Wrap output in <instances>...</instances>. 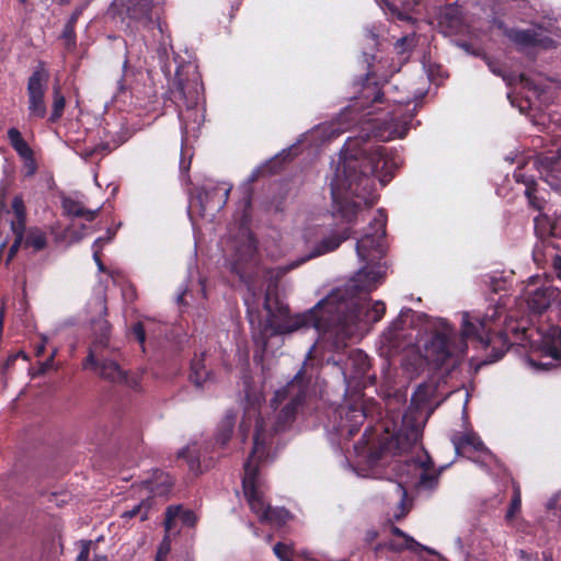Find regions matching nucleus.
Wrapping results in <instances>:
<instances>
[{
  "label": "nucleus",
  "instance_id": "nucleus-1",
  "mask_svg": "<svg viewBox=\"0 0 561 561\" xmlns=\"http://www.w3.org/2000/svg\"><path fill=\"white\" fill-rule=\"evenodd\" d=\"M342 162L337 167L335 178L341 182L345 194L359 201L341 198L337 183H331V194L336 211L347 224L355 221L362 205L371 207L377 203L375 182L377 176L380 184L386 186L402 165L403 159L399 151L379 144L370 142L368 133L357 137H348L341 150Z\"/></svg>",
  "mask_w": 561,
  "mask_h": 561
},
{
  "label": "nucleus",
  "instance_id": "nucleus-2",
  "mask_svg": "<svg viewBox=\"0 0 561 561\" xmlns=\"http://www.w3.org/2000/svg\"><path fill=\"white\" fill-rule=\"evenodd\" d=\"M385 273L369 267L360 268L345 288L333 289L314 307L304 313L289 316V307L275 301L272 308L268 296L264 308L272 318L279 317L275 331L279 334L291 333L302 328H314L318 332L344 328L356 321L360 316L359 296L369 294L382 283Z\"/></svg>",
  "mask_w": 561,
  "mask_h": 561
},
{
  "label": "nucleus",
  "instance_id": "nucleus-3",
  "mask_svg": "<svg viewBox=\"0 0 561 561\" xmlns=\"http://www.w3.org/2000/svg\"><path fill=\"white\" fill-rule=\"evenodd\" d=\"M497 310L492 314L471 318L468 312L462 316L461 336L455 327L444 321L425 345V358L436 367H442L451 357H461L467 351V339L474 340L483 348L492 346L491 362L501 359L511 343L505 332H495L494 323Z\"/></svg>",
  "mask_w": 561,
  "mask_h": 561
},
{
  "label": "nucleus",
  "instance_id": "nucleus-4",
  "mask_svg": "<svg viewBox=\"0 0 561 561\" xmlns=\"http://www.w3.org/2000/svg\"><path fill=\"white\" fill-rule=\"evenodd\" d=\"M267 445L268 442L264 428V421L262 417H257L253 436V448L244 463L242 486L251 511L259 516L261 522L266 517L267 505H265L262 492L260 491V463L265 461L268 457Z\"/></svg>",
  "mask_w": 561,
  "mask_h": 561
},
{
  "label": "nucleus",
  "instance_id": "nucleus-5",
  "mask_svg": "<svg viewBox=\"0 0 561 561\" xmlns=\"http://www.w3.org/2000/svg\"><path fill=\"white\" fill-rule=\"evenodd\" d=\"M114 353L115 351L106 345L104 339L93 340L89 346L88 355L82 362V368L98 374L111 383L124 385L135 391L139 390L140 376L123 370Z\"/></svg>",
  "mask_w": 561,
  "mask_h": 561
},
{
  "label": "nucleus",
  "instance_id": "nucleus-6",
  "mask_svg": "<svg viewBox=\"0 0 561 561\" xmlns=\"http://www.w3.org/2000/svg\"><path fill=\"white\" fill-rule=\"evenodd\" d=\"M202 91L203 83L195 66L188 64L176 68L175 76L168 94L169 99L178 108L179 119L184 128L187 126L183 107H185L187 112L195 110Z\"/></svg>",
  "mask_w": 561,
  "mask_h": 561
},
{
  "label": "nucleus",
  "instance_id": "nucleus-7",
  "mask_svg": "<svg viewBox=\"0 0 561 561\" xmlns=\"http://www.w3.org/2000/svg\"><path fill=\"white\" fill-rule=\"evenodd\" d=\"M308 385L309 380L305 377V368L301 367L285 387L275 391L270 405L274 410L282 405L280 412L277 415L275 431L285 427L295 420L298 409L306 400Z\"/></svg>",
  "mask_w": 561,
  "mask_h": 561
},
{
  "label": "nucleus",
  "instance_id": "nucleus-8",
  "mask_svg": "<svg viewBox=\"0 0 561 561\" xmlns=\"http://www.w3.org/2000/svg\"><path fill=\"white\" fill-rule=\"evenodd\" d=\"M394 90L397 87H391L385 96V102L392 103L393 108L387 113L382 122V129L374 133V137L383 141L405 137L413 119V114L409 110L412 99L410 95H392Z\"/></svg>",
  "mask_w": 561,
  "mask_h": 561
},
{
  "label": "nucleus",
  "instance_id": "nucleus-9",
  "mask_svg": "<svg viewBox=\"0 0 561 561\" xmlns=\"http://www.w3.org/2000/svg\"><path fill=\"white\" fill-rule=\"evenodd\" d=\"M49 80V71L46 64L39 60L32 75L27 79V111L30 118H44L47 115L45 93Z\"/></svg>",
  "mask_w": 561,
  "mask_h": 561
},
{
  "label": "nucleus",
  "instance_id": "nucleus-10",
  "mask_svg": "<svg viewBox=\"0 0 561 561\" xmlns=\"http://www.w3.org/2000/svg\"><path fill=\"white\" fill-rule=\"evenodd\" d=\"M422 437V428L410 414H404L401 426L381 442V450L400 455L409 451Z\"/></svg>",
  "mask_w": 561,
  "mask_h": 561
},
{
  "label": "nucleus",
  "instance_id": "nucleus-11",
  "mask_svg": "<svg viewBox=\"0 0 561 561\" xmlns=\"http://www.w3.org/2000/svg\"><path fill=\"white\" fill-rule=\"evenodd\" d=\"M378 213L379 216L370 224L374 232L364 234L356 242V252L362 261L369 260L371 252H376L378 255L383 254L387 217L382 209H379Z\"/></svg>",
  "mask_w": 561,
  "mask_h": 561
},
{
  "label": "nucleus",
  "instance_id": "nucleus-12",
  "mask_svg": "<svg viewBox=\"0 0 561 561\" xmlns=\"http://www.w3.org/2000/svg\"><path fill=\"white\" fill-rule=\"evenodd\" d=\"M256 263V247L251 242L243 243L237 249L230 262V271L238 275L242 283L250 285L255 274Z\"/></svg>",
  "mask_w": 561,
  "mask_h": 561
},
{
  "label": "nucleus",
  "instance_id": "nucleus-13",
  "mask_svg": "<svg viewBox=\"0 0 561 561\" xmlns=\"http://www.w3.org/2000/svg\"><path fill=\"white\" fill-rule=\"evenodd\" d=\"M11 211L13 214V218L10 220V229L14 237L12 244L9 248L8 260H12L20 248L24 247V233H25V222L27 218L26 207L24 204V199L22 195H16L13 197L11 203Z\"/></svg>",
  "mask_w": 561,
  "mask_h": 561
},
{
  "label": "nucleus",
  "instance_id": "nucleus-14",
  "mask_svg": "<svg viewBox=\"0 0 561 561\" xmlns=\"http://www.w3.org/2000/svg\"><path fill=\"white\" fill-rule=\"evenodd\" d=\"M11 211L13 214V218L10 220V229L14 237L12 244L9 248L8 260H12L20 248L24 247V233H25V222L27 218L26 207L24 204V199L22 195H16L13 197L11 203Z\"/></svg>",
  "mask_w": 561,
  "mask_h": 561
},
{
  "label": "nucleus",
  "instance_id": "nucleus-15",
  "mask_svg": "<svg viewBox=\"0 0 561 561\" xmlns=\"http://www.w3.org/2000/svg\"><path fill=\"white\" fill-rule=\"evenodd\" d=\"M164 0H137L127 7V18L150 28L159 20Z\"/></svg>",
  "mask_w": 561,
  "mask_h": 561
},
{
  "label": "nucleus",
  "instance_id": "nucleus-16",
  "mask_svg": "<svg viewBox=\"0 0 561 561\" xmlns=\"http://www.w3.org/2000/svg\"><path fill=\"white\" fill-rule=\"evenodd\" d=\"M348 238V229H345L341 232H333L330 236L324 237L316 244V247L307 256H304L282 267L283 274L293 271L294 268L300 266L301 264L306 263L311 259L335 251Z\"/></svg>",
  "mask_w": 561,
  "mask_h": 561
},
{
  "label": "nucleus",
  "instance_id": "nucleus-17",
  "mask_svg": "<svg viewBox=\"0 0 561 561\" xmlns=\"http://www.w3.org/2000/svg\"><path fill=\"white\" fill-rule=\"evenodd\" d=\"M230 191L231 186H227L226 184L203 186L197 195L203 215L207 210H221L228 202Z\"/></svg>",
  "mask_w": 561,
  "mask_h": 561
},
{
  "label": "nucleus",
  "instance_id": "nucleus-18",
  "mask_svg": "<svg viewBox=\"0 0 561 561\" xmlns=\"http://www.w3.org/2000/svg\"><path fill=\"white\" fill-rule=\"evenodd\" d=\"M359 89V95L356 96L355 105L362 108H368L378 103L385 102L386 92H382L373 72H367L360 82L356 83Z\"/></svg>",
  "mask_w": 561,
  "mask_h": 561
},
{
  "label": "nucleus",
  "instance_id": "nucleus-19",
  "mask_svg": "<svg viewBox=\"0 0 561 561\" xmlns=\"http://www.w3.org/2000/svg\"><path fill=\"white\" fill-rule=\"evenodd\" d=\"M438 25L447 35L459 34L463 30V18L458 5L449 4L439 14Z\"/></svg>",
  "mask_w": 561,
  "mask_h": 561
},
{
  "label": "nucleus",
  "instance_id": "nucleus-20",
  "mask_svg": "<svg viewBox=\"0 0 561 561\" xmlns=\"http://www.w3.org/2000/svg\"><path fill=\"white\" fill-rule=\"evenodd\" d=\"M7 135L9 142L11 147L15 150V152L25 161L26 164H32V171L30 172V174H34L36 172L34 151L30 147V145L24 140L21 131L15 127H11L8 129Z\"/></svg>",
  "mask_w": 561,
  "mask_h": 561
},
{
  "label": "nucleus",
  "instance_id": "nucleus-21",
  "mask_svg": "<svg viewBox=\"0 0 561 561\" xmlns=\"http://www.w3.org/2000/svg\"><path fill=\"white\" fill-rule=\"evenodd\" d=\"M391 534L398 538L401 539V541L397 540H390L387 545L388 549L393 552H401L404 550H409L412 552H419V551H427L433 553V551L430 548H426L425 546L417 542L413 537L404 533L401 528L398 526L392 525L391 526Z\"/></svg>",
  "mask_w": 561,
  "mask_h": 561
},
{
  "label": "nucleus",
  "instance_id": "nucleus-22",
  "mask_svg": "<svg viewBox=\"0 0 561 561\" xmlns=\"http://www.w3.org/2000/svg\"><path fill=\"white\" fill-rule=\"evenodd\" d=\"M542 355L561 365V328L550 327L542 336Z\"/></svg>",
  "mask_w": 561,
  "mask_h": 561
},
{
  "label": "nucleus",
  "instance_id": "nucleus-23",
  "mask_svg": "<svg viewBox=\"0 0 561 561\" xmlns=\"http://www.w3.org/2000/svg\"><path fill=\"white\" fill-rule=\"evenodd\" d=\"M457 455L467 451H488L481 438L473 432L455 435L451 439Z\"/></svg>",
  "mask_w": 561,
  "mask_h": 561
},
{
  "label": "nucleus",
  "instance_id": "nucleus-24",
  "mask_svg": "<svg viewBox=\"0 0 561 561\" xmlns=\"http://www.w3.org/2000/svg\"><path fill=\"white\" fill-rule=\"evenodd\" d=\"M213 377L211 370L206 368L205 353L195 354L191 360L188 379L197 388H202L205 382Z\"/></svg>",
  "mask_w": 561,
  "mask_h": 561
},
{
  "label": "nucleus",
  "instance_id": "nucleus-25",
  "mask_svg": "<svg viewBox=\"0 0 561 561\" xmlns=\"http://www.w3.org/2000/svg\"><path fill=\"white\" fill-rule=\"evenodd\" d=\"M353 378L365 376L370 369V359L362 350H352L345 363Z\"/></svg>",
  "mask_w": 561,
  "mask_h": 561
},
{
  "label": "nucleus",
  "instance_id": "nucleus-26",
  "mask_svg": "<svg viewBox=\"0 0 561 561\" xmlns=\"http://www.w3.org/2000/svg\"><path fill=\"white\" fill-rule=\"evenodd\" d=\"M61 208L65 216L71 218H84L87 221H93L99 213V209H87L80 202L70 197H64L61 199Z\"/></svg>",
  "mask_w": 561,
  "mask_h": 561
},
{
  "label": "nucleus",
  "instance_id": "nucleus-27",
  "mask_svg": "<svg viewBox=\"0 0 561 561\" xmlns=\"http://www.w3.org/2000/svg\"><path fill=\"white\" fill-rule=\"evenodd\" d=\"M552 290L550 287H540L534 290L528 299L527 304L529 309L535 313H542L546 311L551 304Z\"/></svg>",
  "mask_w": 561,
  "mask_h": 561
},
{
  "label": "nucleus",
  "instance_id": "nucleus-28",
  "mask_svg": "<svg viewBox=\"0 0 561 561\" xmlns=\"http://www.w3.org/2000/svg\"><path fill=\"white\" fill-rule=\"evenodd\" d=\"M505 36L520 48L536 47V31L534 30H520V28H507Z\"/></svg>",
  "mask_w": 561,
  "mask_h": 561
},
{
  "label": "nucleus",
  "instance_id": "nucleus-29",
  "mask_svg": "<svg viewBox=\"0 0 561 561\" xmlns=\"http://www.w3.org/2000/svg\"><path fill=\"white\" fill-rule=\"evenodd\" d=\"M236 424V414L233 412H227V414L220 421L217 433L215 436V442L220 447H225L227 443L230 440L233 428Z\"/></svg>",
  "mask_w": 561,
  "mask_h": 561
},
{
  "label": "nucleus",
  "instance_id": "nucleus-30",
  "mask_svg": "<svg viewBox=\"0 0 561 561\" xmlns=\"http://www.w3.org/2000/svg\"><path fill=\"white\" fill-rule=\"evenodd\" d=\"M24 248H32L35 252L42 251L47 247V236L38 227H25Z\"/></svg>",
  "mask_w": 561,
  "mask_h": 561
},
{
  "label": "nucleus",
  "instance_id": "nucleus-31",
  "mask_svg": "<svg viewBox=\"0 0 561 561\" xmlns=\"http://www.w3.org/2000/svg\"><path fill=\"white\" fill-rule=\"evenodd\" d=\"M66 107V98L61 92V88L58 84L53 87V104L51 112L47 118L49 124H56L60 121L64 115Z\"/></svg>",
  "mask_w": 561,
  "mask_h": 561
},
{
  "label": "nucleus",
  "instance_id": "nucleus-32",
  "mask_svg": "<svg viewBox=\"0 0 561 561\" xmlns=\"http://www.w3.org/2000/svg\"><path fill=\"white\" fill-rule=\"evenodd\" d=\"M520 507H522L520 486L517 482H513V495H512L507 512L505 514V518L507 520L514 519L516 514L520 511Z\"/></svg>",
  "mask_w": 561,
  "mask_h": 561
},
{
  "label": "nucleus",
  "instance_id": "nucleus-33",
  "mask_svg": "<svg viewBox=\"0 0 561 561\" xmlns=\"http://www.w3.org/2000/svg\"><path fill=\"white\" fill-rule=\"evenodd\" d=\"M288 516V512L284 508H274L267 505L266 517H264L263 523H276L284 524Z\"/></svg>",
  "mask_w": 561,
  "mask_h": 561
},
{
  "label": "nucleus",
  "instance_id": "nucleus-34",
  "mask_svg": "<svg viewBox=\"0 0 561 561\" xmlns=\"http://www.w3.org/2000/svg\"><path fill=\"white\" fill-rule=\"evenodd\" d=\"M128 336L133 337L142 350H145V342H146V329L141 321H137L128 330Z\"/></svg>",
  "mask_w": 561,
  "mask_h": 561
},
{
  "label": "nucleus",
  "instance_id": "nucleus-35",
  "mask_svg": "<svg viewBox=\"0 0 561 561\" xmlns=\"http://www.w3.org/2000/svg\"><path fill=\"white\" fill-rule=\"evenodd\" d=\"M536 186L537 185L535 181L526 183L525 195L528 199L529 206L536 210H540L542 209V202L535 194L537 190Z\"/></svg>",
  "mask_w": 561,
  "mask_h": 561
},
{
  "label": "nucleus",
  "instance_id": "nucleus-36",
  "mask_svg": "<svg viewBox=\"0 0 561 561\" xmlns=\"http://www.w3.org/2000/svg\"><path fill=\"white\" fill-rule=\"evenodd\" d=\"M65 45L68 50H72L77 45L76 25L66 23L61 33Z\"/></svg>",
  "mask_w": 561,
  "mask_h": 561
},
{
  "label": "nucleus",
  "instance_id": "nucleus-37",
  "mask_svg": "<svg viewBox=\"0 0 561 561\" xmlns=\"http://www.w3.org/2000/svg\"><path fill=\"white\" fill-rule=\"evenodd\" d=\"M273 551L280 561H293L291 557L294 549L291 546L284 542H277L274 546Z\"/></svg>",
  "mask_w": 561,
  "mask_h": 561
},
{
  "label": "nucleus",
  "instance_id": "nucleus-38",
  "mask_svg": "<svg viewBox=\"0 0 561 561\" xmlns=\"http://www.w3.org/2000/svg\"><path fill=\"white\" fill-rule=\"evenodd\" d=\"M145 506V501L140 502L139 504L135 505L131 510L125 511L122 513L121 517L125 520H129L137 515L141 514L140 520L144 522L148 518V507L142 512V507Z\"/></svg>",
  "mask_w": 561,
  "mask_h": 561
},
{
  "label": "nucleus",
  "instance_id": "nucleus-39",
  "mask_svg": "<svg viewBox=\"0 0 561 561\" xmlns=\"http://www.w3.org/2000/svg\"><path fill=\"white\" fill-rule=\"evenodd\" d=\"M438 483V473L424 470L420 476V485L425 489H434Z\"/></svg>",
  "mask_w": 561,
  "mask_h": 561
},
{
  "label": "nucleus",
  "instance_id": "nucleus-40",
  "mask_svg": "<svg viewBox=\"0 0 561 561\" xmlns=\"http://www.w3.org/2000/svg\"><path fill=\"white\" fill-rule=\"evenodd\" d=\"M178 457L179 458H183V459H186L187 461V465L190 467V470L192 471H195L199 468V459L197 456H192L191 455V449L190 447H186V448H183L179 451L178 454Z\"/></svg>",
  "mask_w": 561,
  "mask_h": 561
},
{
  "label": "nucleus",
  "instance_id": "nucleus-41",
  "mask_svg": "<svg viewBox=\"0 0 561 561\" xmlns=\"http://www.w3.org/2000/svg\"><path fill=\"white\" fill-rule=\"evenodd\" d=\"M414 44L413 36H403L396 42V49L399 54H405L412 50Z\"/></svg>",
  "mask_w": 561,
  "mask_h": 561
},
{
  "label": "nucleus",
  "instance_id": "nucleus-42",
  "mask_svg": "<svg viewBox=\"0 0 561 561\" xmlns=\"http://www.w3.org/2000/svg\"><path fill=\"white\" fill-rule=\"evenodd\" d=\"M386 312V305L381 300H377L373 304L371 309L369 310V314H371V320L374 322H378Z\"/></svg>",
  "mask_w": 561,
  "mask_h": 561
},
{
  "label": "nucleus",
  "instance_id": "nucleus-43",
  "mask_svg": "<svg viewBox=\"0 0 561 561\" xmlns=\"http://www.w3.org/2000/svg\"><path fill=\"white\" fill-rule=\"evenodd\" d=\"M536 47L553 49L557 47V42L550 36H541L536 32Z\"/></svg>",
  "mask_w": 561,
  "mask_h": 561
},
{
  "label": "nucleus",
  "instance_id": "nucleus-44",
  "mask_svg": "<svg viewBox=\"0 0 561 561\" xmlns=\"http://www.w3.org/2000/svg\"><path fill=\"white\" fill-rule=\"evenodd\" d=\"M99 330H100V334L94 340L104 339L106 341V345L110 346L108 340H110V335H111V324L108 323V321H106V320L101 321L99 324Z\"/></svg>",
  "mask_w": 561,
  "mask_h": 561
},
{
  "label": "nucleus",
  "instance_id": "nucleus-45",
  "mask_svg": "<svg viewBox=\"0 0 561 561\" xmlns=\"http://www.w3.org/2000/svg\"><path fill=\"white\" fill-rule=\"evenodd\" d=\"M179 511H180V506L168 507L167 513H165V522H164V526H165L167 530H170L172 528V523H173L174 518L176 517Z\"/></svg>",
  "mask_w": 561,
  "mask_h": 561
},
{
  "label": "nucleus",
  "instance_id": "nucleus-46",
  "mask_svg": "<svg viewBox=\"0 0 561 561\" xmlns=\"http://www.w3.org/2000/svg\"><path fill=\"white\" fill-rule=\"evenodd\" d=\"M90 1H91V0H85V2H84L83 4H81V5L77 7V8L72 11V13H71V15H70V18H69V20L67 21V23H68V24L76 25V24H77V22H78V20H79V18L82 15V13H83L84 9H85V8L88 7V4L90 3Z\"/></svg>",
  "mask_w": 561,
  "mask_h": 561
},
{
  "label": "nucleus",
  "instance_id": "nucleus-47",
  "mask_svg": "<svg viewBox=\"0 0 561 561\" xmlns=\"http://www.w3.org/2000/svg\"><path fill=\"white\" fill-rule=\"evenodd\" d=\"M7 195H8V184L1 183L0 184V216L3 213H7V214L10 213V210L7 208V202H5Z\"/></svg>",
  "mask_w": 561,
  "mask_h": 561
},
{
  "label": "nucleus",
  "instance_id": "nucleus-48",
  "mask_svg": "<svg viewBox=\"0 0 561 561\" xmlns=\"http://www.w3.org/2000/svg\"><path fill=\"white\" fill-rule=\"evenodd\" d=\"M181 519L183 524L193 527L196 524V516L192 511H185L182 513Z\"/></svg>",
  "mask_w": 561,
  "mask_h": 561
},
{
  "label": "nucleus",
  "instance_id": "nucleus-49",
  "mask_svg": "<svg viewBox=\"0 0 561 561\" xmlns=\"http://www.w3.org/2000/svg\"><path fill=\"white\" fill-rule=\"evenodd\" d=\"M91 541L82 543V548L77 557L78 561H89Z\"/></svg>",
  "mask_w": 561,
  "mask_h": 561
},
{
  "label": "nucleus",
  "instance_id": "nucleus-50",
  "mask_svg": "<svg viewBox=\"0 0 561 561\" xmlns=\"http://www.w3.org/2000/svg\"><path fill=\"white\" fill-rule=\"evenodd\" d=\"M101 241V239H96L93 244H92V250H93V260L94 262L98 264L100 262H102L101 260V252H102V245H99V242Z\"/></svg>",
  "mask_w": 561,
  "mask_h": 561
},
{
  "label": "nucleus",
  "instance_id": "nucleus-51",
  "mask_svg": "<svg viewBox=\"0 0 561 561\" xmlns=\"http://www.w3.org/2000/svg\"><path fill=\"white\" fill-rule=\"evenodd\" d=\"M123 296L126 300L134 301L137 297L136 288L134 286H128L124 289Z\"/></svg>",
  "mask_w": 561,
  "mask_h": 561
},
{
  "label": "nucleus",
  "instance_id": "nucleus-52",
  "mask_svg": "<svg viewBox=\"0 0 561 561\" xmlns=\"http://www.w3.org/2000/svg\"><path fill=\"white\" fill-rule=\"evenodd\" d=\"M115 237V232H112L110 229L107 230V234L106 237H100L99 239H101V241L99 242V245H102V248L111 242Z\"/></svg>",
  "mask_w": 561,
  "mask_h": 561
},
{
  "label": "nucleus",
  "instance_id": "nucleus-53",
  "mask_svg": "<svg viewBox=\"0 0 561 561\" xmlns=\"http://www.w3.org/2000/svg\"><path fill=\"white\" fill-rule=\"evenodd\" d=\"M425 456H426V459L421 462V467L424 470L430 471L434 467V462H433L431 456L427 453H425Z\"/></svg>",
  "mask_w": 561,
  "mask_h": 561
},
{
  "label": "nucleus",
  "instance_id": "nucleus-54",
  "mask_svg": "<svg viewBox=\"0 0 561 561\" xmlns=\"http://www.w3.org/2000/svg\"><path fill=\"white\" fill-rule=\"evenodd\" d=\"M55 353H53L49 358H47L44 363H42L41 373H45L47 369H49L54 362Z\"/></svg>",
  "mask_w": 561,
  "mask_h": 561
},
{
  "label": "nucleus",
  "instance_id": "nucleus-55",
  "mask_svg": "<svg viewBox=\"0 0 561 561\" xmlns=\"http://www.w3.org/2000/svg\"><path fill=\"white\" fill-rule=\"evenodd\" d=\"M160 478H162V484L165 485V489H170L173 485V482L169 474L160 472Z\"/></svg>",
  "mask_w": 561,
  "mask_h": 561
},
{
  "label": "nucleus",
  "instance_id": "nucleus-56",
  "mask_svg": "<svg viewBox=\"0 0 561 561\" xmlns=\"http://www.w3.org/2000/svg\"><path fill=\"white\" fill-rule=\"evenodd\" d=\"M241 0H231L230 2V15L232 16L236 11L239 10Z\"/></svg>",
  "mask_w": 561,
  "mask_h": 561
},
{
  "label": "nucleus",
  "instance_id": "nucleus-57",
  "mask_svg": "<svg viewBox=\"0 0 561 561\" xmlns=\"http://www.w3.org/2000/svg\"><path fill=\"white\" fill-rule=\"evenodd\" d=\"M249 428H250V425L245 424V422L242 421L240 426H239V430H240V432L242 434L243 439H245V437L248 435Z\"/></svg>",
  "mask_w": 561,
  "mask_h": 561
},
{
  "label": "nucleus",
  "instance_id": "nucleus-58",
  "mask_svg": "<svg viewBox=\"0 0 561 561\" xmlns=\"http://www.w3.org/2000/svg\"><path fill=\"white\" fill-rule=\"evenodd\" d=\"M44 353H45V343H39V344L36 346V348H35V355H36L37 357H41V356H43V355H44Z\"/></svg>",
  "mask_w": 561,
  "mask_h": 561
},
{
  "label": "nucleus",
  "instance_id": "nucleus-59",
  "mask_svg": "<svg viewBox=\"0 0 561 561\" xmlns=\"http://www.w3.org/2000/svg\"><path fill=\"white\" fill-rule=\"evenodd\" d=\"M488 66H489L490 70H491L493 73H495V75H497V76H503L502 70H501L500 68L495 67V65H494L493 62H491V61H490V62H488Z\"/></svg>",
  "mask_w": 561,
  "mask_h": 561
},
{
  "label": "nucleus",
  "instance_id": "nucleus-60",
  "mask_svg": "<svg viewBox=\"0 0 561 561\" xmlns=\"http://www.w3.org/2000/svg\"><path fill=\"white\" fill-rule=\"evenodd\" d=\"M377 536H378V533H377V531H375V530L367 531V534H366V540H367L368 542H371L373 540H375V539L377 538Z\"/></svg>",
  "mask_w": 561,
  "mask_h": 561
},
{
  "label": "nucleus",
  "instance_id": "nucleus-61",
  "mask_svg": "<svg viewBox=\"0 0 561 561\" xmlns=\"http://www.w3.org/2000/svg\"><path fill=\"white\" fill-rule=\"evenodd\" d=\"M553 267L561 272V256L560 255H556L554 257V261H553Z\"/></svg>",
  "mask_w": 561,
  "mask_h": 561
},
{
  "label": "nucleus",
  "instance_id": "nucleus-62",
  "mask_svg": "<svg viewBox=\"0 0 561 561\" xmlns=\"http://www.w3.org/2000/svg\"><path fill=\"white\" fill-rule=\"evenodd\" d=\"M542 561H553L552 552L543 551L542 552Z\"/></svg>",
  "mask_w": 561,
  "mask_h": 561
},
{
  "label": "nucleus",
  "instance_id": "nucleus-63",
  "mask_svg": "<svg viewBox=\"0 0 561 561\" xmlns=\"http://www.w3.org/2000/svg\"><path fill=\"white\" fill-rule=\"evenodd\" d=\"M124 77L118 80V91L124 92L126 90Z\"/></svg>",
  "mask_w": 561,
  "mask_h": 561
},
{
  "label": "nucleus",
  "instance_id": "nucleus-64",
  "mask_svg": "<svg viewBox=\"0 0 561 561\" xmlns=\"http://www.w3.org/2000/svg\"><path fill=\"white\" fill-rule=\"evenodd\" d=\"M93 561H110L107 556L105 554H96L93 559Z\"/></svg>",
  "mask_w": 561,
  "mask_h": 561
}]
</instances>
